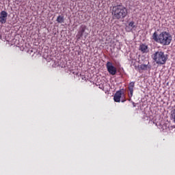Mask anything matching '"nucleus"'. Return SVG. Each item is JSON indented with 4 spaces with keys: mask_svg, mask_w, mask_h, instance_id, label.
<instances>
[{
    "mask_svg": "<svg viewBox=\"0 0 175 175\" xmlns=\"http://www.w3.org/2000/svg\"><path fill=\"white\" fill-rule=\"evenodd\" d=\"M152 39L157 43H159L162 46H169L172 43V37L170 33L167 31H162L159 35L157 31L152 34Z\"/></svg>",
    "mask_w": 175,
    "mask_h": 175,
    "instance_id": "1",
    "label": "nucleus"
},
{
    "mask_svg": "<svg viewBox=\"0 0 175 175\" xmlns=\"http://www.w3.org/2000/svg\"><path fill=\"white\" fill-rule=\"evenodd\" d=\"M111 13L113 20H122L128 16V9L120 3L112 8Z\"/></svg>",
    "mask_w": 175,
    "mask_h": 175,
    "instance_id": "2",
    "label": "nucleus"
},
{
    "mask_svg": "<svg viewBox=\"0 0 175 175\" xmlns=\"http://www.w3.org/2000/svg\"><path fill=\"white\" fill-rule=\"evenodd\" d=\"M153 59L158 65H165L167 61V56L162 51H158L153 54Z\"/></svg>",
    "mask_w": 175,
    "mask_h": 175,
    "instance_id": "3",
    "label": "nucleus"
},
{
    "mask_svg": "<svg viewBox=\"0 0 175 175\" xmlns=\"http://www.w3.org/2000/svg\"><path fill=\"white\" fill-rule=\"evenodd\" d=\"M113 100L114 102H117L118 103H120V102H122V103H124V102H126L125 92H124V90L117 91L113 96Z\"/></svg>",
    "mask_w": 175,
    "mask_h": 175,
    "instance_id": "4",
    "label": "nucleus"
},
{
    "mask_svg": "<svg viewBox=\"0 0 175 175\" xmlns=\"http://www.w3.org/2000/svg\"><path fill=\"white\" fill-rule=\"evenodd\" d=\"M106 66L109 75H111V76H115V75H117V68L113 66V63L107 62Z\"/></svg>",
    "mask_w": 175,
    "mask_h": 175,
    "instance_id": "5",
    "label": "nucleus"
},
{
    "mask_svg": "<svg viewBox=\"0 0 175 175\" xmlns=\"http://www.w3.org/2000/svg\"><path fill=\"white\" fill-rule=\"evenodd\" d=\"M85 29H87V26L82 25L81 26L80 30L78 31V33L77 34V39H81L83 37V35H84V33L85 32Z\"/></svg>",
    "mask_w": 175,
    "mask_h": 175,
    "instance_id": "6",
    "label": "nucleus"
},
{
    "mask_svg": "<svg viewBox=\"0 0 175 175\" xmlns=\"http://www.w3.org/2000/svg\"><path fill=\"white\" fill-rule=\"evenodd\" d=\"M8 18V12L5 11H1L0 13V23L1 24H5Z\"/></svg>",
    "mask_w": 175,
    "mask_h": 175,
    "instance_id": "7",
    "label": "nucleus"
},
{
    "mask_svg": "<svg viewBox=\"0 0 175 175\" xmlns=\"http://www.w3.org/2000/svg\"><path fill=\"white\" fill-rule=\"evenodd\" d=\"M139 51H142L143 54L148 53V45L146 44H141L139 45Z\"/></svg>",
    "mask_w": 175,
    "mask_h": 175,
    "instance_id": "8",
    "label": "nucleus"
},
{
    "mask_svg": "<svg viewBox=\"0 0 175 175\" xmlns=\"http://www.w3.org/2000/svg\"><path fill=\"white\" fill-rule=\"evenodd\" d=\"M133 88H135V82H131L129 85V91L130 92L129 94V98L133 96Z\"/></svg>",
    "mask_w": 175,
    "mask_h": 175,
    "instance_id": "9",
    "label": "nucleus"
},
{
    "mask_svg": "<svg viewBox=\"0 0 175 175\" xmlns=\"http://www.w3.org/2000/svg\"><path fill=\"white\" fill-rule=\"evenodd\" d=\"M56 21L57 23H59V24H62L63 23H64L65 21V19L64 18V16H58L57 19H56Z\"/></svg>",
    "mask_w": 175,
    "mask_h": 175,
    "instance_id": "10",
    "label": "nucleus"
},
{
    "mask_svg": "<svg viewBox=\"0 0 175 175\" xmlns=\"http://www.w3.org/2000/svg\"><path fill=\"white\" fill-rule=\"evenodd\" d=\"M139 68H140L141 70H147V68H148V65H147V64H141Z\"/></svg>",
    "mask_w": 175,
    "mask_h": 175,
    "instance_id": "11",
    "label": "nucleus"
},
{
    "mask_svg": "<svg viewBox=\"0 0 175 175\" xmlns=\"http://www.w3.org/2000/svg\"><path fill=\"white\" fill-rule=\"evenodd\" d=\"M129 26L131 27V28H135V22L131 21L129 23Z\"/></svg>",
    "mask_w": 175,
    "mask_h": 175,
    "instance_id": "12",
    "label": "nucleus"
}]
</instances>
